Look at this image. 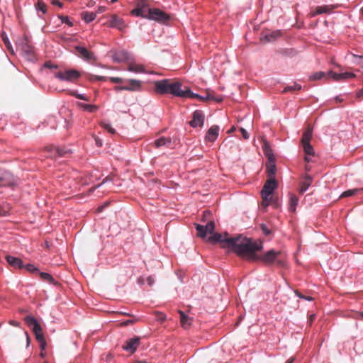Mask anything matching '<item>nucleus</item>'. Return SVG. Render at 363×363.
<instances>
[{"label":"nucleus","mask_w":363,"mask_h":363,"mask_svg":"<svg viewBox=\"0 0 363 363\" xmlns=\"http://www.w3.org/2000/svg\"><path fill=\"white\" fill-rule=\"evenodd\" d=\"M147 281L148 285L152 286L153 284L155 283V279L152 277L150 276L147 277Z\"/></svg>","instance_id":"51"},{"label":"nucleus","mask_w":363,"mask_h":363,"mask_svg":"<svg viewBox=\"0 0 363 363\" xmlns=\"http://www.w3.org/2000/svg\"><path fill=\"white\" fill-rule=\"evenodd\" d=\"M361 191H362V189H353L347 190V191H344L340 195V198H346V197L352 196Z\"/></svg>","instance_id":"33"},{"label":"nucleus","mask_w":363,"mask_h":363,"mask_svg":"<svg viewBox=\"0 0 363 363\" xmlns=\"http://www.w3.org/2000/svg\"><path fill=\"white\" fill-rule=\"evenodd\" d=\"M205 116L201 111L196 110L193 113L192 120L189 125L193 128L202 127L203 125Z\"/></svg>","instance_id":"14"},{"label":"nucleus","mask_w":363,"mask_h":363,"mask_svg":"<svg viewBox=\"0 0 363 363\" xmlns=\"http://www.w3.org/2000/svg\"><path fill=\"white\" fill-rule=\"evenodd\" d=\"M354 57H357L360 60V62H359V64L362 65V67H363V57L362 56H357V55H354Z\"/></svg>","instance_id":"59"},{"label":"nucleus","mask_w":363,"mask_h":363,"mask_svg":"<svg viewBox=\"0 0 363 363\" xmlns=\"http://www.w3.org/2000/svg\"><path fill=\"white\" fill-rule=\"evenodd\" d=\"M277 187V182L276 179H268L265 182L263 189L261 191V195L262 198V205L264 207L269 206L274 190Z\"/></svg>","instance_id":"4"},{"label":"nucleus","mask_w":363,"mask_h":363,"mask_svg":"<svg viewBox=\"0 0 363 363\" xmlns=\"http://www.w3.org/2000/svg\"><path fill=\"white\" fill-rule=\"evenodd\" d=\"M124 86L125 87L124 88V91H136L140 90L142 82L137 79H129Z\"/></svg>","instance_id":"18"},{"label":"nucleus","mask_w":363,"mask_h":363,"mask_svg":"<svg viewBox=\"0 0 363 363\" xmlns=\"http://www.w3.org/2000/svg\"><path fill=\"white\" fill-rule=\"evenodd\" d=\"M52 4L53 5H56V6H58L59 7H62V3H61L60 1H59L58 0H53L52 1Z\"/></svg>","instance_id":"54"},{"label":"nucleus","mask_w":363,"mask_h":363,"mask_svg":"<svg viewBox=\"0 0 363 363\" xmlns=\"http://www.w3.org/2000/svg\"><path fill=\"white\" fill-rule=\"evenodd\" d=\"M43 152L45 153V156L46 157H51L55 159L58 157H62L65 154L68 153V151L64 150L63 148L54 147L52 145L45 147L43 150Z\"/></svg>","instance_id":"11"},{"label":"nucleus","mask_w":363,"mask_h":363,"mask_svg":"<svg viewBox=\"0 0 363 363\" xmlns=\"http://www.w3.org/2000/svg\"><path fill=\"white\" fill-rule=\"evenodd\" d=\"M101 126L103 127L104 129H106L108 133H111V134H115L116 133V130L114 128H113L110 124L108 123H104V122H101Z\"/></svg>","instance_id":"38"},{"label":"nucleus","mask_w":363,"mask_h":363,"mask_svg":"<svg viewBox=\"0 0 363 363\" xmlns=\"http://www.w3.org/2000/svg\"><path fill=\"white\" fill-rule=\"evenodd\" d=\"M135 322L134 320H128L122 323L123 325H128L130 324H133Z\"/></svg>","instance_id":"52"},{"label":"nucleus","mask_w":363,"mask_h":363,"mask_svg":"<svg viewBox=\"0 0 363 363\" xmlns=\"http://www.w3.org/2000/svg\"><path fill=\"white\" fill-rule=\"evenodd\" d=\"M15 184L13 176L9 172H4L0 174V187L9 186Z\"/></svg>","instance_id":"16"},{"label":"nucleus","mask_w":363,"mask_h":363,"mask_svg":"<svg viewBox=\"0 0 363 363\" xmlns=\"http://www.w3.org/2000/svg\"><path fill=\"white\" fill-rule=\"evenodd\" d=\"M145 18L153 20L159 23H166L170 19L169 14L159 9H149Z\"/></svg>","instance_id":"7"},{"label":"nucleus","mask_w":363,"mask_h":363,"mask_svg":"<svg viewBox=\"0 0 363 363\" xmlns=\"http://www.w3.org/2000/svg\"><path fill=\"white\" fill-rule=\"evenodd\" d=\"M301 89V86L300 84L294 83V85L287 86L286 87H285L283 91L284 92L294 91L296 90H300Z\"/></svg>","instance_id":"37"},{"label":"nucleus","mask_w":363,"mask_h":363,"mask_svg":"<svg viewBox=\"0 0 363 363\" xmlns=\"http://www.w3.org/2000/svg\"><path fill=\"white\" fill-rule=\"evenodd\" d=\"M208 240L212 243L221 242L222 247H226L233 250L238 257L248 261H262L267 264L276 263L280 267L284 264V262L281 258L282 253L281 251L270 250L263 255H259L257 252L262 249V242L254 241L241 235L230 238L228 233L224 235L216 234L211 236Z\"/></svg>","instance_id":"1"},{"label":"nucleus","mask_w":363,"mask_h":363,"mask_svg":"<svg viewBox=\"0 0 363 363\" xmlns=\"http://www.w3.org/2000/svg\"><path fill=\"white\" fill-rule=\"evenodd\" d=\"M20 46L22 52H23L28 57H32L33 56L34 48L30 43V41L27 37H24L20 43Z\"/></svg>","instance_id":"15"},{"label":"nucleus","mask_w":363,"mask_h":363,"mask_svg":"<svg viewBox=\"0 0 363 363\" xmlns=\"http://www.w3.org/2000/svg\"><path fill=\"white\" fill-rule=\"evenodd\" d=\"M357 98L363 97V88L360 89L356 94Z\"/></svg>","instance_id":"53"},{"label":"nucleus","mask_w":363,"mask_h":363,"mask_svg":"<svg viewBox=\"0 0 363 363\" xmlns=\"http://www.w3.org/2000/svg\"><path fill=\"white\" fill-rule=\"evenodd\" d=\"M171 143V139L169 138L161 137L155 140L154 144L155 147L158 148L162 146L169 145Z\"/></svg>","instance_id":"26"},{"label":"nucleus","mask_w":363,"mask_h":363,"mask_svg":"<svg viewBox=\"0 0 363 363\" xmlns=\"http://www.w3.org/2000/svg\"><path fill=\"white\" fill-rule=\"evenodd\" d=\"M55 77L62 81L74 82L80 77V73L75 69H67L55 73Z\"/></svg>","instance_id":"10"},{"label":"nucleus","mask_w":363,"mask_h":363,"mask_svg":"<svg viewBox=\"0 0 363 363\" xmlns=\"http://www.w3.org/2000/svg\"><path fill=\"white\" fill-rule=\"evenodd\" d=\"M182 98H190V99H197L200 101H207L209 100L215 101L217 102H220L222 101L221 97H215L211 91H207L205 95H199L197 94L193 93L188 86H184V95Z\"/></svg>","instance_id":"5"},{"label":"nucleus","mask_w":363,"mask_h":363,"mask_svg":"<svg viewBox=\"0 0 363 363\" xmlns=\"http://www.w3.org/2000/svg\"><path fill=\"white\" fill-rule=\"evenodd\" d=\"M337 6L334 5H323L319 6V14L321 13H330L333 12V9L336 8Z\"/></svg>","instance_id":"31"},{"label":"nucleus","mask_w":363,"mask_h":363,"mask_svg":"<svg viewBox=\"0 0 363 363\" xmlns=\"http://www.w3.org/2000/svg\"><path fill=\"white\" fill-rule=\"evenodd\" d=\"M124 88H125L124 85H123V86H115V90L117 91H124Z\"/></svg>","instance_id":"57"},{"label":"nucleus","mask_w":363,"mask_h":363,"mask_svg":"<svg viewBox=\"0 0 363 363\" xmlns=\"http://www.w3.org/2000/svg\"><path fill=\"white\" fill-rule=\"evenodd\" d=\"M294 361V357H291L289 358L286 363H293V362Z\"/></svg>","instance_id":"62"},{"label":"nucleus","mask_w":363,"mask_h":363,"mask_svg":"<svg viewBox=\"0 0 363 363\" xmlns=\"http://www.w3.org/2000/svg\"><path fill=\"white\" fill-rule=\"evenodd\" d=\"M9 323L13 325V326H16V327H18L19 325V323L17 322V321H15V320H10L9 321Z\"/></svg>","instance_id":"58"},{"label":"nucleus","mask_w":363,"mask_h":363,"mask_svg":"<svg viewBox=\"0 0 363 363\" xmlns=\"http://www.w3.org/2000/svg\"><path fill=\"white\" fill-rule=\"evenodd\" d=\"M113 59L116 62H123L128 59V53L126 51L121 50L113 55Z\"/></svg>","instance_id":"29"},{"label":"nucleus","mask_w":363,"mask_h":363,"mask_svg":"<svg viewBox=\"0 0 363 363\" xmlns=\"http://www.w3.org/2000/svg\"><path fill=\"white\" fill-rule=\"evenodd\" d=\"M219 127L218 125L211 126L206 135V140L213 142L216 140L218 135Z\"/></svg>","instance_id":"20"},{"label":"nucleus","mask_w":363,"mask_h":363,"mask_svg":"<svg viewBox=\"0 0 363 363\" xmlns=\"http://www.w3.org/2000/svg\"><path fill=\"white\" fill-rule=\"evenodd\" d=\"M6 260L15 269H23L24 267L22 260L19 258L11 255H6Z\"/></svg>","instance_id":"19"},{"label":"nucleus","mask_w":363,"mask_h":363,"mask_svg":"<svg viewBox=\"0 0 363 363\" xmlns=\"http://www.w3.org/2000/svg\"><path fill=\"white\" fill-rule=\"evenodd\" d=\"M89 79L91 80V81H94V80L106 81V77H103V76L92 75V76H91Z\"/></svg>","instance_id":"44"},{"label":"nucleus","mask_w":363,"mask_h":363,"mask_svg":"<svg viewBox=\"0 0 363 363\" xmlns=\"http://www.w3.org/2000/svg\"><path fill=\"white\" fill-rule=\"evenodd\" d=\"M266 171L268 179H275L277 172L275 160H268V162L266 164Z\"/></svg>","instance_id":"21"},{"label":"nucleus","mask_w":363,"mask_h":363,"mask_svg":"<svg viewBox=\"0 0 363 363\" xmlns=\"http://www.w3.org/2000/svg\"><path fill=\"white\" fill-rule=\"evenodd\" d=\"M35 8L37 10L42 11L43 13H45L47 11L46 4L43 0H38V3L35 4Z\"/></svg>","instance_id":"36"},{"label":"nucleus","mask_w":363,"mask_h":363,"mask_svg":"<svg viewBox=\"0 0 363 363\" xmlns=\"http://www.w3.org/2000/svg\"><path fill=\"white\" fill-rule=\"evenodd\" d=\"M211 216H212V214H211V211H204L203 212V215H202L201 220L203 223H206V224H198V223L194 224L196 230L197 231V236H199L201 238H206L207 234L211 235V236H209L206 239V241L210 243H211V242L208 240V239L211 236H213L214 235L216 234V233H213V231L215 230V223L213 220L210 219ZM216 243H218V242H215L214 244H216ZM219 243H220V242H219ZM211 244H213V243L211 242ZM220 245L222 246L221 242H220Z\"/></svg>","instance_id":"3"},{"label":"nucleus","mask_w":363,"mask_h":363,"mask_svg":"<svg viewBox=\"0 0 363 363\" xmlns=\"http://www.w3.org/2000/svg\"><path fill=\"white\" fill-rule=\"evenodd\" d=\"M281 35L280 30H276L266 35V38L268 41H273L280 37Z\"/></svg>","instance_id":"34"},{"label":"nucleus","mask_w":363,"mask_h":363,"mask_svg":"<svg viewBox=\"0 0 363 363\" xmlns=\"http://www.w3.org/2000/svg\"><path fill=\"white\" fill-rule=\"evenodd\" d=\"M39 344H40V347L41 349V350H44L46 347V345H47V343H46V341L45 340H43L40 342H38Z\"/></svg>","instance_id":"50"},{"label":"nucleus","mask_w":363,"mask_h":363,"mask_svg":"<svg viewBox=\"0 0 363 363\" xmlns=\"http://www.w3.org/2000/svg\"><path fill=\"white\" fill-rule=\"evenodd\" d=\"M133 363H145V361H136L135 362H133Z\"/></svg>","instance_id":"64"},{"label":"nucleus","mask_w":363,"mask_h":363,"mask_svg":"<svg viewBox=\"0 0 363 363\" xmlns=\"http://www.w3.org/2000/svg\"><path fill=\"white\" fill-rule=\"evenodd\" d=\"M240 130L241 134H242V138H243L244 139H245V140H246V139H248V138H249V134H248V133L246 131V130H245V129H244L243 128H240Z\"/></svg>","instance_id":"49"},{"label":"nucleus","mask_w":363,"mask_h":363,"mask_svg":"<svg viewBox=\"0 0 363 363\" xmlns=\"http://www.w3.org/2000/svg\"><path fill=\"white\" fill-rule=\"evenodd\" d=\"M72 95L74 96L76 98H77L79 99L86 101H89V99L88 97L85 96L83 94L73 93Z\"/></svg>","instance_id":"45"},{"label":"nucleus","mask_w":363,"mask_h":363,"mask_svg":"<svg viewBox=\"0 0 363 363\" xmlns=\"http://www.w3.org/2000/svg\"><path fill=\"white\" fill-rule=\"evenodd\" d=\"M58 17L61 20L62 23H66L70 27L73 26V23L69 21L68 16L60 15Z\"/></svg>","instance_id":"41"},{"label":"nucleus","mask_w":363,"mask_h":363,"mask_svg":"<svg viewBox=\"0 0 363 363\" xmlns=\"http://www.w3.org/2000/svg\"><path fill=\"white\" fill-rule=\"evenodd\" d=\"M2 40L4 41V45L7 48V49L9 50H12V46H11V44L10 43V42L9 40V38L6 35H4V34H2Z\"/></svg>","instance_id":"43"},{"label":"nucleus","mask_w":363,"mask_h":363,"mask_svg":"<svg viewBox=\"0 0 363 363\" xmlns=\"http://www.w3.org/2000/svg\"><path fill=\"white\" fill-rule=\"evenodd\" d=\"M353 77H355V74L352 72H346L337 74L333 71H329L328 72H319V79L323 78H332L335 81H341Z\"/></svg>","instance_id":"8"},{"label":"nucleus","mask_w":363,"mask_h":363,"mask_svg":"<svg viewBox=\"0 0 363 363\" xmlns=\"http://www.w3.org/2000/svg\"><path fill=\"white\" fill-rule=\"evenodd\" d=\"M24 320L28 326L32 329L38 342L45 340L42 328L34 317L28 315L24 318Z\"/></svg>","instance_id":"6"},{"label":"nucleus","mask_w":363,"mask_h":363,"mask_svg":"<svg viewBox=\"0 0 363 363\" xmlns=\"http://www.w3.org/2000/svg\"><path fill=\"white\" fill-rule=\"evenodd\" d=\"M106 11V7L104 6H99L98 8L97 12L98 13H104Z\"/></svg>","instance_id":"56"},{"label":"nucleus","mask_w":363,"mask_h":363,"mask_svg":"<svg viewBox=\"0 0 363 363\" xmlns=\"http://www.w3.org/2000/svg\"><path fill=\"white\" fill-rule=\"evenodd\" d=\"M131 13L133 15H135L137 16H141V17H143V18H145V16H146V14L143 13V9H140V8H137V9H133L131 11Z\"/></svg>","instance_id":"39"},{"label":"nucleus","mask_w":363,"mask_h":363,"mask_svg":"<svg viewBox=\"0 0 363 363\" xmlns=\"http://www.w3.org/2000/svg\"><path fill=\"white\" fill-rule=\"evenodd\" d=\"M298 199L293 194H290V200L289 203V210L291 212L296 211V207L298 204Z\"/></svg>","instance_id":"27"},{"label":"nucleus","mask_w":363,"mask_h":363,"mask_svg":"<svg viewBox=\"0 0 363 363\" xmlns=\"http://www.w3.org/2000/svg\"><path fill=\"white\" fill-rule=\"evenodd\" d=\"M104 206H99V207H98L97 211H98L99 212H101V211H103V209H104Z\"/></svg>","instance_id":"63"},{"label":"nucleus","mask_w":363,"mask_h":363,"mask_svg":"<svg viewBox=\"0 0 363 363\" xmlns=\"http://www.w3.org/2000/svg\"><path fill=\"white\" fill-rule=\"evenodd\" d=\"M10 209L11 208L9 205L0 203V216H6L9 213Z\"/></svg>","instance_id":"35"},{"label":"nucleus","mask_w":363,"mask_h":363,"mask_svg":"<svg viewBox=\"0 0 363 363\" xmlns=\"http://www.w3.org/2000/svg\"><path fill=\"white\" fill-rule=\"evenodd\" d=\"M140 344V338L139 337H135L126 340L125 342L123 345L122 348L124 350L133 354L136 351Z\"/></svg>","instance_id":"12"},{"label":"nucleus","mask_w":363,"mask_h":363,"mask_svg":"<svg viewBox=\"0 0 363 363\" xmlns=\"http://www.w3.org/2000/svg\"><path fill=\"white\" fill-rule=\"evenodd\" d=\"M311 170V165L308 164H306L305 171L306 174H308V172Z\"/></svg>","instance_id":"55"},{"label":"nucleus","mask_w":363,"mask_h":363,"mask_svg":"<svg viewBox=\"0 0 363 363\" xmlns=\"http://www.w3.org/2000/svg\"><path fill=\"white\" fill-rule=\"evenodd\" d=\"M153 84L154 91L158 94H169L182 98L184 95V87L182 88V84L179 81L165 79L155 81Z\"/></svg>","instance_id":"2"},{"label":"nucleus","mask_w":363,"mask_h":363,"mask_svg":"<svg viewBox=\"0 0 363 363\" xmlns=\"http://www.w3.org/2000/svg\"><path fill=\"white\" fill-rule=\"evenodd\" d=\"M108 23L110 27L116 28L120 30H123L126 27V25L125 24L123 19L116 15H113L111 16Z\"/></svg>","instance_id":"17"},{"label":"nucleus","mask_w":363,"mask_h":363,"mask_svg":"<svg viewBox=\"0 0 363 363\" xmlns=\"http://www.w3.org/2000/svg\"><path fill=\"white\" fill-rule=\"evenodd\" d=\"M235 126H233L231 127L228 130V133H233L235 130Z\"/></svg>","instance_id":"60"},{"label":"nucleus","mask_w":363,"mask_h":363,"mask_svg":"<svg viewBox=\"0 0 363 363\" xmlns=\"http://www.w3.org/2000/svg\"><path fill=\"white\" fill-rule=\"evenodd\" d=\"M82 18L86 22V23H90L93 21L96 17V13L94 12H89V11H84L81 13Z\"/></svg>","instance_id":"25"},{"label":"nucleus","mask_w":363,"mask_h":363,"mask_svg":"<svg viewBox=\"0 0 363 363\" xmlns=\"http://www.w3.org/2000/svg\"><path fill=\"white\" fill-rule=\"evenodd\" d=\"M313 178L308 174H306L301 183L300 193L303 194L311 185Z\"/></svg>","instance_id":"22"},{"label":"nucleus","mask_w":363,"mask_h":363,"mask_svg":"<svg viewBox=\"0 0 363 363\" xmlns=\"http://www.w3.org/2000/svg\"><path fill=\"white\" fill-rule=\"evenodd\" d=\"M312 137V128L310 125L303 133L301 143L302 144L305 153L314 154V149L311 145V139Z\"/></svg>","instance_id":"9"},{"label":"nucleus","mask_w":363,"mask_h":363,"mask_svg":"<svg viewBox=\"0 0 363 363\" xmlns=\"http://www.w3.org/2000/svg\"><path fill=\"white\" fill-rule=\"evenodd\" d=\"M109 79L113 83H122L123 82V79L120 77H110Z\"/></svg>","instance_id":"47"},{"label":"nucleus","mask_w":363,"mask_h":363,"mask_svg":"<svg viewBox=\"0 0 363 363\" xmlns=\"http://www.w3.org/2000/svg\"><path fill=\"white\" fill-rule=\"evenodd\" d=\"M315 155V153L314 154H307V153H305V157H304V160L306 162V164H308L311 162V156H314Z\"/></svg>","instance_id":"48"},{"label":"nucleus","mask_w":363,"mask_h":363,"mask_svg":"<svg viewBox=\"0 0 363 363\" xmlns=\"http://www.w3.org/2000/svg\"><path fill=\"white\" fill-rule=\"evenodd\" d=\"M128 70L135 73L145 72V67L142 65L130 62L128 65Z\"/></svg>","instance_id":"23"},{"label":"nucleus","mask_w":363,"mask_h":363,"mask_svg":"<svg viewBox=\"0 0 363 363\" xmlns=\"http://www.w3.org/2000/svg\"><path fill=\"white\" fill-rule=\"evenodd\" d=\"M180 315V323L184 328H187L191 325V320L182 311H179Z\"/></svg>","instance_id":"28"},{"label":"nucleus","mask_w":363,"mask_h":363,"mask_svg":"<svg viewBox=\"0 0 363 363\" xmlns=\"http://www.w3.org/2000/svg\"><path fill=\"white\" fill-rule=\"evenodd\" d=\"M24 267L26 268V269L28 272H30L31 273H35V272H38V269L37 267H35L33 264H28L27 265L24 266Z\"/></svg>","instance_id":"42"},{"label":"nucleus","mask_w":363,"mask_h":363,"mask_svg":"<svg viewBox=\"0 0 363 363\" xmlns=\"http://www.w3.org/2000/svg\"><path fill=\"white\" fill-rule=\"evenodd\" d=\"M315 318V314L311 315L309 318L310 323H311Z\"/></svg>","instance_id":"61"},{"label":"nucleus","mask_w":363,"mask_h":363,"mask_svg":"<svg viewBox=\"0 0 363 363\" xmlns=\"http://www.w3.org/2000/svg\"><path fill=\"white\" fill-rule=\"evenodd\" d=\"M77 105L79 107L90 113H94L99 109V107L96 105L86 104L80 102H78Z\"/></svg>","instance_id":"30"},{"label":"nucleus","mask_w":363,"mask_h":363,"mask_svg":"<svg viewBox=\"0 0 363 363\" xmlns=\"http://www.w3.org/2000/svg\"><path fill=\"white\" fill-rule=\"evenodd\" d=\"M260 228L262 231V233L265 235H271L272 233V231L267 226L266 224L264 223H262L260 225Z\"/></svg>","instance_id":"40"},{"label":"nucleus","mask_w":363,"mask_h":363,"mask_svg":"<svg viewBox=\"0 0 363 363\" xmlns=\"http://www.w3.org/2000/svg\"><path fill=\"white\" fill-rule=\"evenodd\" d=\"M263 152L268 160H275L272 148L267 141H264L262 145Z\"/></svg>","instance_id":"24"},{"label":"nucleus","mask_w":363,"mask_h":363,"mask_svg":"<svg viewBox=\"0 0 363 363\" xmlns=\"http://www.w3.org/2000/svg\"><path fill=\"white\" fill-rule=\"evenodd\" d=\"M76 54L86 61L91 62L96 60L93 52L89 51L86 48L82 46H75Z\"/></svg>","instance_id":"13"},{"label":"nucleus","mask_w":363,"mask_h":363,"mask_svg":"<svg viewBox=\"0 0 363 363\" xmlns=\"http://www.w3.org/2000/svg\"><path fill=\"white\" fill-rule=\"evenodd\" d=\"M296 294L297 296H298L299 298H303V299H306V300H308V301H311V300H313V298L311 296H303L302 295L299 291H295Z\"/></svg>","instance_id":"46"},{"label":"nucleus","mask_w":363,"mask_h":363,"mask_svg":"<svg viewBox=\"0 0 363 363\" xmlns=\"http://www.w3.org/2000/svg\"><path fill=\"white\" fill-rule=\"evenodd\" d=\"M39 275L43 281H46L50 284H57V282L50 274L46 272H40Z\"/></svg>","instance_id":"32"}]
</instances>
